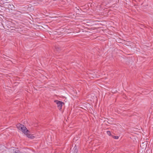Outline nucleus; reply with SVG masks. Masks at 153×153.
<instances>
[{"label": "nucleus", "mask_w": 153, "mask_h": 153, "mask_svg": "<svg viewBox=\"0 0 153 153\" xmlns=\"http://www.w3.org/2000/svg\"><path fill=\"white\" fill-rule=\"evenodd\" d=\"M112 137L113 138H114L115 139H118L119 138V137H118V136H112Z\"/></svg>", "instance_id": "obj_3"}, {"label": "nucleus", "mask_w": 153, "mask_h": 153, "mask_svg": "<svg viewBox=\"0 0 153 153\" xmlns=\"http://www.w3.org/2000/svg\"><path fill=\"white\" fill-rule=\"evenodd\" d=\"M16 126L19 130H21L22 132L27 135L28 138L31 139L34 138L35 136L33 135L29 134V131L26 128L24 125L19 124L16 125Z\"/></svg>", "instance_id": "obj_1"}, {"label": "nucleus", "mask_w": 153, "mask_h": 153, "mask_svg": "<svg viewBox=\"0 0 153 153\" xmlns=\"http://www.w3.org/2000/svg\"><path fill=\"white\" fill-rule=\"evenodd\" d=\"M107 133L109 135H111V132L109 131H107Z\"/></svg>", "instance_id": "obj_4"}, {"label": "nucleus", "mask_w": 153, "mask_h": 153, "mask_svg": "<svg viewBox=\"0 0 153 153\" xmlns=\"http://www.w3.org/2000/svg\"><path fill=\"white\" fill-rule=\"evenodd\" d=\"M54 101L57 104L58 109H61L62 108V105H63L64 103L61 101L57 100H55Z\"/></svg>", "instance_id": "obj_2"}, {"label": "nucleus", "mask_w": 153, "mask_h": 153, "mask_svg": "<svg viewBox=\"0 0 153 153\" xmlns=\"http://www.w3.org/2000/svg\"><path fill=\"white\" fill-rule=\"evenodd\" d=\"M75 148V150H76V148Z\"/></svg>", "instance_id": "obj_6"}, {"label": "nucleus", "mask_w": 153, "mask_h": 153, "mask_svg": "<svg viewBox=\"0 0 153 153\" xmlns=\"http://www.w3.org/2000/svg\"><path fill=\"white\" fill-rule=\"evenodd\" d=\"M89 77H90V78H91V75H89Z\"/></svg>", "instance_id": "obj_5"}, {"label": "nucleus", "mask_w": 153, "mask_h": 153, "mask_svg": "<svg viewBox=\"0 0 153 153\" xmlns=\"http://www.w3.org/2000/svg\"><path fill=\"white\" fill-rule=\"evenodd\" d=\"M6 1H7L8 0H5Z\"/></svg>", "instance_id": "obj_7"}]
</instances>
